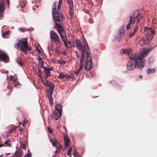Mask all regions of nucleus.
I'll use <instances>...</instances> for the list:
<instances>
[{
  "mask_svg": "<svg viewBox=\"0 0 157 157\" xmlns=\"http://www.w3.org/2000/svg\"><path fill=\"white\" fill-rule=\"evenodd\" d=\"M10 77H11V78H13L14 76H13L10 75Z\"/></svg>",
  "mask_w": 157,
  "mask_h": 157,
  "instance_id": "55",
  "label": "nucleus"
},
{
  "mask_svg": "<svg viewBox=\"0 0 157 157\" xmlns=\"http://www.w3.org/2000/svg\"><path fill=\"white\" fill-rule=\"evenodd\" d=\"M0 59L1 61L6 62L8 60L9 57L6 53H0Z\"/></svg>",
  "mask_w": 157,
  "mask_h": 157,
  "instance_id": "13",
  "label": "nucleus"
},
{
  "mask_svg": "<svg viewBox=\"0 0 157 157\" xmlns=\"http://www.w3.org/2000/svg\"><path fill=\"white\" fill-rule=\"evenodd\" d=\"M30 155L29 154H27L25 155L24 157H30Z\"/></svg>",
  "mask_w": 157,
  "mask_h": 157,
  "instance_id": "47",
  "label": "nucleus"
},
{
  "mask_svg": "<svg viewBox=\"0 0 157 157\" xmlns=\"http://www.w3.org/2000/svg\"><path fill=\"white\" fill-rule=\"evenodd\" d=\"M139 78H141H141H142V76H141V75H140V76H139Z\"/></svg>",
  "mask_w": 157,
  "mask_h": 157,
  "instance_id": "53",
  "label": "nucleus"
},
{
  "mask_svg": "<svg viewBox=\"0 0 157 157\" xmlns=\"http://www.w3.org/2000/svg\"><path fill=\"white\" fill-rule=\"evenodd\" d=\"M62 111V106L61 105L59 104L56 105L54 111V117L56 120H57L60 118Z\"/></svg>",
  "mask_w": 157,
  "mask_h": 157,
  "instance_id": "6",
  "label": "nucleus"
},
{
  "mask_svg": "<svg viewBox=\"0 0 157 157\" xmlns=\"http://www.w3.org/2000/svg\"><path fill=\"white\" fill-rule=\"evenodd\" d=\"M122 36H121L120 35H119L117 38V40L118 42H119L121 39Z\"/></svg>",
  "mask_w": 157,
  "mask_h": 157,
  "instance_id": "38",
  "label": "nucleus"
},
{
  "mask_svg": "<svg viewBox=\"0 0 157 157\" xmlns=\"http://www.w3.org/2000/svg\"><path fill=\"white\" fill-rule=\"evenodd\" d=\"M64 141L65 147V148H67L68 146L70 141L67 136V135L64 136Z\"/></svg>",
  "mask_w": 157,
  "mask_h": 157,
  "instance_id": "14",
  "label": "nucleus"
},
{
  "mask_svg": "<svg viewBox=\"0 0 157 157\" xmlns=\"http://www.w3.org/2000/svg\"><path fill=\"white\" fill-rule=\"evenodd\" d=\"M10 141V139L6 140L4 143V144L5 145H7V146L10 147L11 144H9V142Z\"/></svg>",
  "mask_w": 157,
  "mask_h": 157,
  "instance_id": "26",
  "label": "nucleus"
},
{
  "mask_svg": "<svg viewBox=\"0 0 157 157\" xmlns=\"http://www.w3.org/2000/svg\"><path fill=\"white\" fill-rule=\"evenodd\" d=\"M14 129V128H12V129L10 130V132H11V131H13Z\"/></svg>",
  "mask_w": 157,
  "mask_h": 157,
  "instance_id": "54",
  "label": "nucleus"
},
{
  "mask_svg": "<svg viewBox=\"0 0 157 157\" xmlns=\"http://www.w3.org/2000/svg\"><path fill=\"white\" fill-rule=\"evenodd\" d=\"M50 87L49 90L53 91V89L54 87V85L53 83H51V82L49 84V85H48Z\"/></svg>",
  "mask_w": 157,
  "mask_h": 157,
  "instance_id": "32",
  "label": "nucleus"
},
{
  "mask_svg": "<svg viewBox=\"0 0 157 157\" xmlns=\"http://www.w3.org/2000/svg\"><path fill=\"white\" fill-rule=\"evenodd\" d=\"M74 157H78V156L75 154H74Z\"/></svg>",
  "mask_w": 157,
  "mask_h": 157,
  "instance_id": "52",
  "label": "nucleus"
},
{
  "mask_svg": "<svg viewBox=\"0 0 157 157\" xmlns=\"http://www.w3.org/2000/svg\"><path fill=\"white\" fill-rule=\"evenodd\" d=\"M7 5L8 6L9 4H10L9 0H7Z\"/></svg>",
  "mask_w": 157,
  "mask_h": 157,
  "instance_id": "50",
  "label": "nucleus"
},
{
  "mask_svg": "<svg viewBox=\"0 0 157 157\" xmlns=\"http://www.w3.org/2000/svg\"><path fill=\"white\" fill-rule=\"evenodd\" d=\"M119 35L123 36L124 33V30L123 28H121L119 31Z\"/></svg>",
  "mask_w": 157,
  "mask_h": 157,
  "instance_id": "22",
  "label": "nucleus"
},
{
  "mask_svg": "<svg viewBox=\"0 0 157 157\" xmlns=\"http://www.w3.org/2000/svg\"><path fill=\"white\" fill-rule=\"evenodd\" d=\"M21 153L20 151H15L14 154V156L17 157H20L21 155Z\"/></svg>",
  "mask_w": 157,
  "mask_h": 157,
  "instance_id": "23",
  "label": "nucleus"
},
{
  "mask_svg": "<svg viewBox=\"0 0 157 157\" xmlns=\"http://www.w3.org/2000/svg\"><path fill=\"white\" fill-rule=\"evenodd\" d=\"M145 37L141 39L139 42L140 46H144L149 43L154 37L155 31L151 27H146L144 28Z\"/></svg>",
  "mask_w": 157,
  "mask_h": 157,
  "instance_id": "4",
  "label": "nucleus"
},
{
  "mask_svg": "<svg viewBox=\"0 0 157 157\" xmlns=\"http://www.w3.org/2000/svg\"><path fill=\"white\" fill-rule=\"evenodd\" d=\"M92 68V59L91 56L88 57V59H87L86 63L85 65V69L87 71H90Z\"/></svg>",
  "mask_w": 157,
  "mask_h": 157,
  "instance_id": "10",
  "label": "nucleus"
},
{
  "mask_svg": "<svg viewBox=\"0 0 157 157\" xmlns=\"http://www.w3.org/2000/svg\"><path fill=\"white\" fill-rule=\"evenodd\" d=\"M75 53L76 54V56L77 57V58L79 57V54L78 52L77 51L75 52Z\"/></svg>",
  "mask_w": 157,
  "mask_h": 157,
  "instance_id": "44",
  "label": "nucleus"
},
{
  "mask_svg": "<svg viewBox=\"0 0 157 157\" xmlns=\"http://www.w3.org/2000/svg\"><path fill=\"white\" fill-rule=\"evenodd\" d=\"M156 71V70L154 68L151 69L149 68L147 70V72L148 74H150L155 72Z\"/></svg>",
  "mask_w": 157,
  "mask_h": 157,
  "instance_id": "20",
  "label": "nucleus"
},
{
  "mask_svg": "<svg viewBox=\"0 0 157 157\" xmlns=\"http://www.w3.org/2000/svg\"><path fill=\"white\" fill-rule=\"evenodd\" d=\"M138 29V27L137 26H136V27H135L134 29V32L136 33Z\"/></svg>",
  "mask_w": 157,
  "mask_h": 157,
  "instance_id": "43",
  "label": "nucleus"
},
{
  "mask_svg": "<svg viewBox=\"0 0 157 157\" xmlns=\"http://www.w3.org/2000/svg\"><path fill=\"white\" fill-rule=\"evenodd\" d=\"M135 32H133L131 33L130 34H129V37H132V36H134V34H135Z\"/></svg>",
  "mask_w": 157,
  "mask_h": 157,
  "instance_id": "39",
  "label": "nucleus"
},
{
  "mask_svg": "<svg viewBox=\"0 0 157 157\" xmlns=\"http://www.w3.org/2000/svg\"><path fill=\"white\" fill-rule=\"evenodd\" d=\"M10 31L9 30H7V31H6L5 32H4L3 33V34H2V37L4 38H6L5 36L6 35H8L9 34Z\"/></svg>",
  "mask_w": 157,
  "mask_h": 157,
  "instance_id": "30",
  "label": "nucleus"
},
{
  "mask_svg": "<svg viewBox=\"0 0 157 157\" xmlns=\"http://www.w3.org/2000/svg\"><path fill=\"white\" fill-rule=\"evenodd\" d=\"M10 153H8V154H6L7 155H10Z\"/></svg>",
  "mask_w": 157,
  "mask_h": 157,
  "instance_id": "57",
  "label": "nucleus"
},
{
  "mask_svg": "<svg viewBox=\"0 0 157 157\" xmlns=\"http://www.w3.org/2000/svg\"><path fill=\"white\" fill-rule=\"evenodd\" d=\"M150 49H149L144 48L141 52V54L135 55L136 56H138V59H140L141 62L143 61V65H144L145 61L144 59V57L147 55L150 52Z\"/></svg>",
  "mask_w": 157,
  "mask_h": 157,
  "instance_id": "7",
  "label": "nucleus"
},
{
  "mask_svg": "<svg viewBox=\"0 0 157 157\" xmlns=\"http://www.w3.org/2000/svg\"><path fill=\"white\" fill-rule=\"evenodd\" d=\"M48 99L49 101V103L51 105H52L53 102V99L52 97H48Z\"/></svg>",
  "mask_w": 157,
  "mask_h": 157,
  "instance_id": "29",
  "label": "nucleus"
},
{
  "mask_svg": "<svg viewBox=\"0 0 157 157\" xmlns=\"http://www.w3.org/2000/svg\"><path fill=\"white\" fill-rule=\"evenodd\" d=\"M38 52H39V50H38Z\"/></svg>",
  "mask_w": 157,
  "mask_h": 157,
  "instance_id": "60",
  "label": "nucleus"
},
{
  "mask_svg": "<svg viewBox=\"0 0 157 157\" xmlns=\"http://www.w3.org/2000/svg\"><path fill=\"white\" fill-rule=\"evenodd\" d=\"M69 13L71 18L73 19L74 17L73 5H71L70 6V9L69 10Z\"/></svg>",
  "mask_w": 157,
  "mask_h": 157,
  "instance_id": "18",
  "label": "nucleus"
},
{
  "mask_svg": "<svg viewBox=\"0 0 157 157\" xmlns=\"http://www.w3.org/2000/svg\"><path fill=\"white\" fill-rule=\"evenodd\" d=\"M52 94V91L49 90L47 92V95L48 97H51Z\"/></svg>",
  "mask_w": 157,
  "mask_h": 157,
  "instance_id": "35",
  "label": "nucleus"
},
{
  "mask_svg": "<svg viewBox=\"0 0 157 157\" xmlns=\"http://www.w3.org/2000/svg\"><path fill=\"white\" fill-rule=\"evenodd\" d=\"M49 76H47V75H46L45 76V79H46Z\"/></svg>",
  "mask_w": 157,
  "mask_h": 157,
  "instance_id": "51",
  "label": "nucleus"
},
{
  "mask_svg": "<svg viewBox=\"0 0 157 157\" xmlns=\"http://www.w3.org/2000/svg\"><path fill=\"white\" fill-rule=\"evenodd\" d=\"M46 86H48L49 85V84L50 83V82H49L48 80L45 79L42 82Z\"/></svg>",
  "mask_w": 157,
  "mask_h": 157,
  "instance_id": "28",
  "label": "nucleus"
},
{
  "mask_svg": "<svg viewBox=\"0 0 157 157\" xmlns=\"http://www.w3.org/2000/svg\"><path fill=\"white\" fill-rule=\"evenodd\" d=\"M83 66L82 65H82H80V67L74 73V74L75 75H78V74H79V73L80 71H81V70H82V69H83Z\"/></svg>",
  "mask_w": 157,
  "mask_h": 157,
  "instance_id": "24",
  "label": "nucleus"
},
{
  "mask_svg": "<svg viewBox=\"0 0 157 157\" xmlns=\"http://www.w3.org/2000/svg\"><path fill=\"white\" fill-rule=\"evenodd\" d=\"M28 42L27 39L25 38L19 41L18 43H17L15 45L16 48H18L20 47L21 51L26 54L31 48L27 45Z\"/></svg>",
  "mask_w": 157,
  "mask_h": 157,
  "instance_id": "5",
  "label": "nucleus"
},
{
  "mask_svg": "<svg viewBox=\"0 0 157 157\" xmlns=\"http://www.w3.org/2000/svg\"><path fill=\"white\" fill-rule=\"evenodd\" d=\"M138 16L139 11L138 10H136L134 12L133 14L130 17L129 22L132 24L134 23L136 19L138 17Z\"/></svg>",
  "mask_w": 157,
  "mask_h": 157,
  "instance_id": "11",
  "label": "nucleus"
},
{
  "mask_svg": "<svg viewBox=\"0 0 157 157\" xmlns=\"http://www.w3.org/2000/svg\"><path fill=\"white\" fill-rule=\"evenodd\" d=\"M74 77V75L73 74L70 75H67V74L66 78H72Z\"/></svg>",
  "mask_w": 157,
  "mask_h": 157,
  "instance_id": "36",
  "label": "nucleus"
},
{
  "mask_svg": "<svg viewBox=\"0 0 157 157\" xmlns=\"http://www.w3.org/2000/svg\"><path fill=\"white\" fill-rule=\"evenodd\" d=\"M72 151V148L71 147H69V149L67 152V154L68 155H70V156H71V152Z\"/></svg>",
  "mask_w": 157,
  "mask_h": 157,
  "instance_id": "27",
  "label": "nucleus"
},
{
  "mask_svg": "<svg viewBox=\"0 0 157 157\" xmlns=\"http://www.w3.org/2000/svg\"><path fill=\"white\" fill-rule=\"evenodd\" d=\"M2 157V155H0V157Z\"/></svg>",
  "mask_w": 157,
  "mask_h": 157,
  "instance_id": "58",
  "label": "nucleus"
},
{
  "mask_svg": "<svg viewBox=\"0 0 157 157\" xmlns=\"http://www.w3.org/2000/svg\"><path fill=\"white\" fill-rule=\"evenodd\" d=\"M48 131L50 133V134H52V130L51 128L50 127V126H48Z\"/></svg>",
  "mask_w": 157,
  "mask_h": 157,
  "instance_id": "37",
  "label": "nucleus"
},
{
  "mask_svg": "<svg viewBox=\"0 0 157 157\" xmlns=\"http://www.w3.org/2000/svg\"><path fill=\"white\" fill-rule=\"evenodd\" d=\"M131 24L129 22V23H128L127 24V26H126V28L127 29H129V28H130V27H131Z\"/></svg>",
  "mask_w": 157,
  "mask_h": 157,
  "instance_id": "40",
  "label": "nucleus"
},
{
  "mask_svg": "<svg viewBox=\"0 0 157 157\" xmlns=\"http://www.w3.org/2000/svg\"><path fill=\"white\" fill-rule=\"evenodd\" d=\"M61 0H59V2H55L53 6L52 10V14L53 17L56 21V25L57 27V31L59 34L62 40L64 43V45L67 48H70L72 47L71 43L67 40V38L66 36L63 27L60 24L57 23V22H59V15L58 11H57L56 9V6L58 5L57 9L59 10L60 9Z\"/></svg>",
  "mask_w": 157,
  "mask_h": 157,
  "instance_id": "1",
  "label": "nucleus"
},
{
  "mask_svg": "<svg viewBox=\"0 0 157 157\" xmlns=\"http://www.w3.org/2000/svg\"><path fill=\"white\" fill-rule=\"evenodd\" d=\"M4 144H0V148L1 147H3L4 146Z\"/></svg>",
  "mask_w": 157,
  "mask_h": 157,
  "instance_id": "49",
  "label": "nucleus"
},
{
  "mask_svg": "<svg viewBox=\"0 0 157 157\" xmlns=\"http://www.w3.org/2000/svg\"><path fill=\"white\" fill-rule=\"evenodd\" d=\"M44 72L45 73L46 75L50 76V72L49 68L45 67L44 68Z\"/></svg>",
  "mask_w": 157,
  "mask_h": 157,
  "instance_id": "21",
  "label": "nucleus"
},
{
  "mask_svg": "<svg viewBox=\"0 0 157 157\" xmlns=\"http://www.w3.org/2000/svg\"><path fill=\"white\" fill-rule=\"evenodd\" d=\"M53 157H55L54 155H53Z\"/></svg>",
  "mask_w": 157,
  "mask_h": 157,
  "instance_id": "61",
  "label": "nucleus"
},
{
  "mask_svg": "<svg viewBox=\"0 0 157 157\" xmlns=\"http://www.w3.org/2000/svg\"><path fill=\"white\" fill-rule=\"evenodd\" d=\"M25 124V123L24 122V123H23V124L22 125H23V126H24Z\"/></svg>",
  "mask_w": 157,
  "mask_h": 157,
  "instance_id": "56",
  "label": "nucleus"
},
{
  "mask_svg": "<svg viewBox=\"0 0 157 157\" xmlns=\"http://www.w3.org/2000/svg\"><path fill=\"white\" fill-rule=\"evenodd\" d=\"M19 124H21V122H19Z\"/></svg>",
  "mask_w": 157,
  "mask_h": 157,
  "instance_id": "59",
  "label": "nucleus"
},
{
  "mask_svg": "<svg viewBox=\"0 0 157 157\" xmlns=\"http://www.w3.org/2000/svg\"><path fill=\"white\" fill-rule=\"evenodd\" d=\"M131 51V50L130 48L128 49H122L121 51V53L128 55L130 53Z\"/></svg>",
  "mask_w": 157,
  "mask_h": 157,
  "instance_id": "15",
  "label": "nucleus"
},
{
  "mask_svg": "<svg viewBox=\"0 0 157 157\" xmlns=\"http://www.w3.org/2000/svg\"><path fill=\"white\" fill-rule=\"evenodd\" d=\"M55 51L56 52L58 53H59L60 52V51L57 48H55Z\"/></svg>",
  "mask_w": 157,
  "mask_h": 157,
  "instance_id": "45",
  "label": "nucleus"
},
{
  "mask_svg": "<svg viewBox=\"0 0 157 157\" xmlns=\"http://www.w3.org/2000/svg\"><path fill=\"white\" fill-rule=\"evenodd\" d=\"M19 30L21 32H23L25 31V29L24 28H19Z\"/></svg>",
  "mask_w": 157,
  "mask_h": 157,
  "instance_id": "42",
  "label": "nucleus"
},
{
  "mask_svg": "<svg viewBox=\"0 0 157 157\" xmlns=\"http://www.w3.org/2000/svg\"><path fill=\"white\" fill-rule=\"evenodd\" d=\"M26 2L24 0H20L19 1V4L18 6V8L21 7L22 8L24 7L25 4Z\"/></svg>",
  "mask_w": 157,
  "mask_h": 157,
  "instance_id": "17",
  "label": "nucleus"
},
{
  "mask_svg": "<svg viewBox=\"0 0 157 157\" xmlns=\"http://www.w3.org/2000/svg\"><path fill=\"white\" fill-rule=\"evenodd\" d=\"M143 62V61L141 62L138 59V56L134 55L130 57V59L127 64V68L129 70H131L136 67L141 69L144 67Z\"/></svg>",
  "mask_w": 157,
  "mask_h": 157,
  "instance_id": "3",
  "label": "nucleus"
},
{
  "mask_svg": "<svg viewBox=\"0 0 157 157\" xmlns=\"http://www.w3.org/2000/svg\"><path fill=\"white\" fill-rule=\"evenodd\" d=\"M67 75V73L66 72L60 73L58 78H59L63 79L65 77H66Z\"/></svg>",
  "mask_w": 157,
  "mask_h": 157,
  "instance_id": "19",
  "label": "nucleus"
},
{
  "mask_svg": "<svg viewBox=\"0 0 157 157\" xmlns=\"http://www.w3.org/2000/svg\"><path fill=\"white\" fill-rule=\"evenodd\" d=\"M17 64L19 65H20L21 66H22V63H21L18 62L17 61Z\"/></svg>",
  "mask_w": 157,
  "mask_h": 157,
  "instance_id": "46",
  "label": "nucleus"
},
{
  "mask_svg": "<svg viewBox=\"0 0 157 157\" xmlns=\"http://www.w3.org/2000/svg\"><path fill=\"white\" fill-rule=\"evenodd\" d=\"M61 17L63 16L62 15H61Z\"/></svg>",
  "mask_w": 157,
  "mask_h": 157,
  "instance_id": "62",
  "label": "nucleus"
},
{
  "mask_svg": "<svg viewBox=\"0 0 157 157\" xmlns=\"http://www.w3.org/2000/svg\"><path fill=\"white\" fill-rule=\"evenodd\" d=\"M50 141L53 147H56V150L54 152L56 153L60 152V149L61 148V146L56 139V138H54L53 139H51Z\"/></svg>",
  "mask_w": 157,
  "mask_h": 157,
  "instance_id": "8",
  "label": "nucleus"
},
{
  "mask_svg": "<svg viewBox=\"0 0 157 157\" xmlns=\"http://www.w3.org/2000/svg\"><path fill=\"white\" fill-rule=\"evenodd\" d=\"M66 63V62L64 61H62L59 62V63L60 64H64Z\"/></svg>",
  "mask_w": 157,
  "mask_h": 157,
  "instance_id": "41",
  "label": "nucleus"
},
{
  "mask_svg": "<svg viewBox=\"0 0 157 157\" xmlns=\"http://www.w3.org/2000/svg\"><path fill=\"white\" fill-rule=\"evenodd\" d=\"M43 56L41 55H40L39 56L38 60L39 63L40 65V66L41 67L43 68L44 67L43 62L42 61V58Z\"/></svg>",
  "mask_w": 157,
  "mask_h": 157,
  "instance_id": "16",
  "label": "nucleus"
},
{
  "mask_svg": "<svg viewBox=\"0 0 157 157\" xmlns=\"http://www.w3.org/2000/svg\"><path fill=\"white\" fill-rule=\"evenodd\" d=\"M138 19H137V25H139V23H140V22L141 20V19L143 17L141 15H139V16H138Z\"/></svg>",
  "mask_w": 157,
  "mask_h": 157,
  "instance_id": "31",
  "label": "nucleus"
},
{
  "mask_svg": "<svg viewBox=\"0 0 157 157\" xmlns=\"http://www.w3.org/2000/svg\"><path fill=\"white\" fill-rule=\"evenodd\" d=\"M14 86H19V83L18 82L17 78H15L14 79Z\"/></svg>",
  "mask_w": 157,
  "mask_h": 157,
  "instance_id": "25",
  "label": "nucleus"
},
{
  "mask_svg": "<svg viewBox=\"0 0 157 157\" xmlns=\"http://www.w3.org/2000/svg\"><path fill=\"white\" fill-rule=\"evenodd\" d=\"M76 46L78 48L79 51L82 52V56L80 59V65L83 66V60L85 59L84 53L85 52L87 55V59H88V57L91 56L89 48L87 43L83 41L77 40L75 41Z\"/></svg>",
  "mask_w": 157,
  "mask_h": 157,
  "instance_id": "2",
  "label": "nucleus"
},
{
  "mask_svg": "<svg viewBox=\"0 0 157 157\" xmlns=\"http://www.w3.org/2000/svg\"><path fill=\"white\" fill-rule=\"evenodd\" d=\"M21 144V147L22 149H26V145L24 143H22L20 142Z\"/></svg>",
  "mask_w": 157,
  "mask_h": 157,
  "instance_id": "34",
  "label": "nucleus"
},
{
  "mask_svg": "<svg viewBox=\"0 0 157 157\" xmlns=\"http://www.w3.org/2000/svg\"><path fill=\"white\" fill-rule=\"evenodd\" d=\"M38 77L40 78V80L43 82V81L44 80H43L42 77L41 76H39Z\"/></svg>",
  "mask_w": 157,
  "mask_h": 157,
  "instance_id": "48",
  "label": "nucleus"
},
{
  "mask_svg": "<svg viewBox=\"0 0 157 157\" xmlns=\"http://www.w3.org/2000/svg\"><path fill=\"white\" fill-rule=\"evenodd\" d=\"M38 77L41 76V69L39 68L38 69V71L36 72Z\"/></svg>",
  "mask_w": 157,
  "mask_h": 157,
  "instance_id": "33",
  "label": "nucleus"
},
{
  "mask_svg": "<svg viewBox=\"0 0 157 157\" xmlns=\"http://www.w3.org/2000/svg\"><path fill=\"white\" fill-rule=\"evenodd\" d=\"M50 36L52 41H54L56 44H61L59 36L56 32L53 31L51 32L50 33Z\"/></svg>",
  "mask_w": 157,
  "mask_h": 157,
  "instance_id": "9",
  "label": "nucleus"
},
{
  "mask_svg": "<svg viewBox=\"0 0 157 157\" xmlns=\"http://www.w3.org/2000/svg\"><path fill=\"white\" fill-rule=\"evenodd\" d=\"M12 27V28L13 29V27Z\"/></svg>",
  "mask_w": 157,
  "mask_h": 157,
  "instance_id": "63",
  "label": "nucleus"
},
{
  "mask_svg": "<svg viewBox=\"0 0 157 157\" xmlns=\"http://www.w3.org/2000/svg\"><path fill=\"white\" fill-rule=\"evenodd\" d=\"M5 10V5L4 2L2 0L0 2V19L2 18L3 15V13Z\"/></svg>",
  "mask_w": 157,
  "mask_h": 157,
  "instance_id": "12",
  "label": "nucleus"
}]
</instances>
